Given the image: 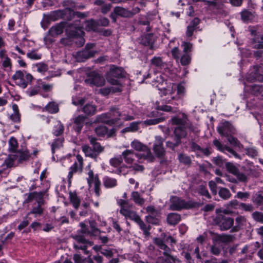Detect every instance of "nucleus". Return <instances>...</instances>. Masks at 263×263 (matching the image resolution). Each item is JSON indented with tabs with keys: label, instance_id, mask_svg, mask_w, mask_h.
Listing matches in <instances>:
<instances>
[{
	"label": "nucleus",
	"instance_id": "obj_1",
	"mask_svg": "<svg viewBox=\"0 0 263 263\" xmlns=\"http://www.w3.org/2000/svg\"><path fill=\"white\" fill-rule=\"evenodd\" d=\"M157 87L160 91L161 97H164L163 99L166 103L172 104L174 106L164 105L159 106L161 110L176 113L178 111L177 106L179 104H182L183 98L186 95L185 85L184 82L178 84L170 83L166 87H160L157 85Z\"/></svg>",
	"mask_w": 263,
	"mask_h": 263
},
{
	"label": "nucleus",
	"instance_id": "obj_2",
	"mask_svg": "<svg viewBox=\"0 0 263 263\" xmlns=\"http://www.w3.org/2000/svg\"><path fill=\"white\" fill-rule=\"evenodd\" d=\"M44 195L43 192H34L28 194L26 202H30L35 200L36 203L33 204L32 210L28 215L33 214L35 217L42 215L44 212V208L42 207L44 205Z\"/></svg>",
	"mask_w": 263,
	"mask_h": 263
},
{
	"label": "nucleus",
	"instance_id": "obj_3",
	"mask_svg": "<svg viewBox=\"0 0 263 263\" xmlns=\"http://www.w3.org/2000/svg\"><path fill=\"white\" fill-rule=\"evenodd\" d=\"M88 139L92 147L88 145H83L82 146V151L86 157H90L96 161L99 155L104 151V147L97 142L96 138L89 137Z\"/></svg>",
	"mask_w": 263,
	"mask_h": 263
},
{
	"label": "nucleus",
	"instance_id": "obj_4",
	"mask_svg": "<svg viewBox=\"0 0 263 263\" xmlns=\"http://www.w3.org/2000/svg\"><path fill=\"white\" fill-rule=\"evenodd\" d=\"M83 26L80 21L76 20L73 24H68V27L66 28V33L69 38H77L79 43L78 46H82L85 43V40L83 37L84 33L82 30Z\"/></svg>",
	"mask_w": 263,
	"mask_h": 263
},
{
	"label": "nucleus",
	"instance_id": "obj_5",
	"mask_svg": "<svg viewBox=\"0 0 263 263\" xmlns=\"http://www.w3.org/2000/svg\"><path fill=\"white\" fill-rule=\"evenodd\" d=\"M197 203L192 200L185 201L177 196H172L170 199V209L173 211H180L182 209H189L195 208Z\"/></svg>",
	"mask_w": 263,
	"mask_h": 263
},
{
	"label": "nucleus",
	"instance_id": "obj_6",
	"mask_svg": "<svg viewBox=\"0 0 263 263\" xmlns=\"http://www.w3.org/2000/svg\"><path fill=\"white\" fill-rule=\"evenodd\" d=\"M126 72L121 67L114 65H110L109 71L107 74L106 79L108 82L112 85L122 86L120 81L115 78H122L126 76Z\"/></svg>",
	"mask_w": 263,
	"mask_h": 263
},
{
	"label": "nucleus",
	"instance_id": "obj_7",
	"mask_svg": "<svg viewBox=\"0 0 263 263\" xmlns=\"http://www.w3.org/2000/svg\"><path fill=\"white\" fill-rule=\"evenodd\" d=\"M16 85L24 89L30 84L33 77L25 70H17L12 77Z\"/></svg>",
	"mask_w": 263,
	"mask_h": 263
},
{
	"label": "nucleus",
	"instance_id": "obj_8",
	"mask_svg": "<svg viewBox=\"0 0 263 263\" xmlns=\"http://www.w3.org/2000/svg\"><path fill=\"white\" fill-rule=\"evenodd\" d=\"M131 146L137 151L142 152L138 154L139 159H143L149 162L153 161L154 157L150 150L146 145L137 140H134L131 143Z\"/></svg>",
	"mask_w": 263,
	"mask_h": 263
},
{
	"label": "nucleus",
	"instance_id": "obj_9",
	"mask_svg": "<svg viewBox=\"0 0 263 263\" xmlns=\"http://www.w3.org/2000/svg\"><path fill=\"white\" fill-rule=\"evenodd\" d=\"M93 43L87 44L84 49L81 51L77 52L76 59L78 62H82L86 60L93 57L97 53L96 51L93 49L95 47Z\"/></svg>",
	"mask_w": 263,
	"mask_h": 263
},
{
	"label": "nucleus",
	"instance_id": "obj_10",
	"mask_svg": "<svg viewBox=\"0 0 263 263\" xmlns=\"http://www.w3.org/2000/svg\"><path fill=\"white\" fill-rule=\"evenodd\" d=\"M72 237L75 240L74 248L76 249L82 250L85 254H88L89 252L87 251V248L88 246H91L93 243L85 238L83 235H75Z\"/></svg>",
	"mask_w": 263,
	"mask_h": 263
},
{
	"label": "nucleus",
	"instance_id": "obj_11",
	"mask_svg": "<svg viewBox=\"0 0 263 263\" xmlns=\"http://www.w3.org/2000/svg\"><path fill=\"white\" fill-rule=\"evenodd\" d=\"M76 158L77 161L70 167L67 176L68 182L69 185H70L71 183L73 175L77 172L81 173L83 168V157L80 155H77Z\"/></svg>",
	"mask_w": 263,
	"mask_h": 263
},
{
	"label": "nucleus",
	"instance_id": "obj_12",
	"mask_svg": "<svg viewBox=\"0 0 263 263\" xmlns=\"http://www.w3.org/2000/svg\"><path fill=\"white\" fill-rule=\"evenodd\" d=\"M215 222L223 231L232 229L234 224L233 218L223 215H218L215 219Z\"/></svg>",
	"mask_w": 263,
	"mask_h": 263
},
{
	"label": "nucleus",
	"instance_id": "obj_13",
	"mask_svg": "<svg viewBox=\"0 0 263 263\" xmlns=\"http://www.w3.org/2000/svg\"><path fill=\"white\" fill-rule=\"evenodd\" d=\"M147 213L149 214L146 216V221L153 224H159L160 222L161 213L159 210L156 209L154 206H148L146 208Z\"/></svg>",
	"mask_w": 263,
	"mask_h": 263
},
{
	"label": "nucleus",
	"instance_id": "obj_14",
	"mask_svg": "<svg viewBox=\"0 0 263 263\" xmlns=\"http://www.w3.org/2000/svg\"><path fill=\"white\" fill-rule=\"evenodd\" d=\"M69 24L70 23H67L65 22H61L52 26L48 31L47 35L45 37V40H49L52 42V40L50 39L49 36L54 37L62 34L63 32L64 28L65 27H66L67 28Z\"/></svg>",
	"mask_w": 263,
	"mask_h": 263
},
{
	"label": "nucleus",
	"instance_id": "obj_15",
	"mask_svg": "<svg viewBox=\"0 0 263 263\" xmlns=\"http://www.w3.org/2000/svg\"><path fill=\"white\" fill-rule=\"evenodd\" d=\"M120 206V213L125 217L132 220L137 215L134 211V206L133 203L127 201L122 200Z\"/></svg>",
	"mask_w": 263,
	"mask_h": 263
},
{
	"label": "nucleus",
	"instance_id": "obj_16",
	"mask_svg": "<svg viewBox=\"0 0 263 263\" xmlns=\"http://www.w3.org/2000/svg\"><path fill=\"white\" fill-rule=\"evenodd\" d=\"M163 141V139L161 136L155 137L153 149L156 156L159 158L163 157L165 154Z\"/></svg>",
	"mask_w": 263,
	"mask_h": 263
},
{
	"label": "nucleus",
	"instance_id": "obj_17",
	"mask_svg": "<svg viewBox=\"0 0 263 263\" xmlns=\"http://www.w3.org/2000/svg\"><path fill=\"white\" fill-rule=\"evenodd\" d=\"M218 133L222 136L228 137L235 133V129L230 122L224 121L217 127Z\"/></svg>",
	"mask_w": 263,
	"mask_h": 263
},
{
	"label": "nucleus",
	"instance_id": "obj_18",
	"mask_svg": "<svg viewBox=\"0 0 263 263\" xmlns=\"http://www.w3.org/2000/svg\"><path fill=\"white\" fill-rule=\"evenodd\" d=\"M247 219L245 216H237L235 219V225L232 228L231 232H237L243 229L247 226Z\"/></svg>",
	"mask_w": 263,
	"mask_h": 263
},
{
	"label": "nucleus",
	"instance_id": "obj_19",
	"mask_svg": "<svg viewBox=\"0 0 263 263\" xmlns=\"http://www.w3.org/2000/svg\"><path fill=\"white\" fill-rule=\"evenodd\" d=\"M96 120L99 122L106 123L109 125H112L116 123V119L111 117V112L102 114L97 117Z\"/></svg>",
	"mask_w": 263,
	"mask_h": 263
},
{
	"label": "nucleus",
	"instance_id": "obj_20",
	"mask_svg": "<svg viewBox=\"0 0 263 263\" xmlns=\"http://www.w3.org/2000/svg\"><path fill=\"white\" fill-rule=\"evenodd\" d=\"M217 1L218 0H204V3L208 5L209 9L215 13H221L223 5L219 4Z\"/></svg>",
	"mask_w": 263,
	"mask_h": 263
},
{
	"label": "nucleus",
	"instance_id": "obj_21",
	"mask_svg": "<svg viewBox=\"0 0 263 263\" xmlns=\"http://www.w3.org/2000/svg\"><path fill=\"white\" fill-rule=\"evenodd\" d=\"M89 77L90 78L87 79L85 80V82L87 84H93L95 85L99 86L103 84V79L96 72L92 71L89 73Z\"/></svg>",
	"mask_w": 263,
	"mask_h": 263
},
{
	"label": "nucleus",
	"instance_id": "obj_22",
	"mask_svg": "<svg viewBox=\"0 0 263 263\" xmlns=\"http://www.w3.org/2000/svg\"><path fill=\"white\" fill-rule=\"evenodd\" d=\"M122 156L125 162L127 164H133L136 157L139 159L138 155L135 153L133 150L126 149L122 153Z\"/></svg>",
	"mask_w": 263,
	"mask_h": 263
},
{
	"label": "nucleus",
	"instance_id": "obj_23",
	"mask_svg": "<svg viewBox=\"0 0 263 263\" xmlns=\"http://www.w3.org/2000/svg\"><path fill=\"white\" fill-rule=\"evenodd\" d=\"M109 112H111V117L114 119H116V122L120 119L125 120V121H128V120H132L134 119V118L133 116H128L125 115V114H123L120 112L118 109H111L109 111Z\"/></svg>",
	"mask_w": 263,
	"mask_h": 263
},
{
	"label": "nucleus",
	"instance_id": "obj_24",
	"mask_svg": "<svg viewBox=\"0 0 263 263\" xmlns=\"http://www.w3.org/2000/svg\"><path fill=\"white\" fill-rule=\"evenodd\" d=\"M86 169L88 170L87 173L88 177L87 178V183L89 186H91L92 184H96L98 182H101L99 180L98 174L95 175L93 172L90 169V165L89 164L86 167Z\"/></svg>",
	"mask_w": 263,
	"mask_h": 263
},
{
	"label": "nucleus",
	"instance_id": "obj_25",
	"mask_svg": "<svg viewBox=\"0 0 263 263\" xmlns=\"http://www.w3.org/2000/svg\"><path fill=\"white\" fill-rule=\"evenodd\" d=\"M175 138L181 141V139L185 138L187 136V129L185 126H176L174 130Z\"/></svg>",
	"mask_w": 263,
	"mask_h": 263
},
{
	"label": "nucleus",
	"instance_id": "obj_26",
	"mask_svg": "<svg viewBox=\"0 0 263 263\" xmlns=\"http://www.w3.org/2000/svg\"><path fill=\"white\" fill-rule=\"evenodd\" d=\"M200 20L198 18H194L187 27L186 31V35L187 37H191L193 34L194 31L196 29L197 25L199 24Z\"/></svg>",
	"mask_w": 263,
	"mask_h": 263
},
{
	"label": "nucleus",
	"instance_id": "obj_27",
	"mask_svg": "<svg viewBox=\"0 0 263 263\" xmlns=\"http://www.w3.org/2000/svg\"><path fill=\"white\" fill-rule=\"evenodd\" d=\"M65 13V10H58L50 12L46 16L51 21H55L64 17Z\"/></svg>",
	"mask_w": 263,
	"mask_h": 263
},
{
	"label": "nucleus",
	"instance_id": "obj_28",
	"mask_svg": "<svg viewBox=\"0 0 263 263\" xmlns=\"http://www.w3.org/2000/svg\"><path fill=\"white\" fill-rule=\"evenodd\" d=\"M164 251L163 254L166 257L164 263H174L177 259L170 255L171 250L166 245H164L161 248Z\"/></svg>",
	"mask_w": 263,
	"mask_h": 263
},
{
	"label": "nucleus",
	"instance_id": "obj_29",
	"mask_svg": "<svg viewBox=\"0 0 263 263\" xmlns=\"http://www.w3.org/2000/svg\"><path fill=\"white\" fill-rule=\"evenodd\" d=\"M114 12L115 14L124 17H130L132 15L130 11L119 6L115 7Z\"/></svg>",
	"mask_w": 263,
	"mask_h": 263
},
{
	"label": "nucleus",
	"instance_id": "obj_30",
	"mask_svg": "<svg viewBox=\"0 0 263 263\" xmlns=\"http://www.w3.org/2000/svg\"><path fill=\"white\" fill-rule=\"evenodd\" d=\"M82 111L86 116H92L96 113L97 108L94 104L87 103L82 107Z\"/></svg>",
	"mask_w": 263,
	"mask_h": 263
},
{
	"label": "nucleus",
	"instance_id": "obj_31",
	"mask_svg": "<svg viewBox=\"0 0 263 263\" xmlns=\"http://www.w3.org/2000/svg\"><path fill=\"white\" fill-rule=\"evenodd\" d=\"M180 220L181 216L179 214L172 213L167 215V221L170 225H176L179 223Z\"/></svg>",
	"mask_w": 263,
	"mask_h": 263
},
{
	"label": "nucleus",
	"instance_id": "obj_32",
	"mask_svg": "<svg viewBox=\"0 0 263 263\" xmlns=\"http://www.w3.org/2000/svg\"><path fill=\"white\" fill-rule=\"evenodd\" d=\"M131 200H132L135 204L140 206L143 205L145 202V199L137 191H133L131 193Z\"/></svg>",
	"mask_w": 263,
	"mask_h": 263
},
{
	"label": "nucleus",
	"instance_id": "obj_33",
	"mask_svg": "<svg viewBox=\"0 0 263 263\" xmlns=\"http://www.w3.org/2000/svg\"><path fill=\"white\" fill-rule=\"evenodd\" d=\"M122 91V86H111L110 87H104L100 89V92L103 96H107L110 92H117Z\"/></svg>",
	"mask_w": 263,
	"mask_h": 263
},
{
	"label": "nucleus",
	"instance_id": "obj_34",
	"mask_svg": "<svg viewBox=\"0 0 263 263\" xmlns=\"http://www.w3.org/2000/svg\"><path fill=\"white\" fill-rule=\"evenodd\" d=\"M103 183L106 188H112L117 185L116 179L108 176H105L103 179Z\"/></svg>",
	"mask_w": 263,
	"mask_h": 263
},
{
	"label": "nucleus",
	"instance_id": "obj_35",
	"mask_svg": "<svg viewBox=\"0 0 263 263\" xmlns=\"http://www.w3.org/2000/svg\"><path fill=\"white\" fill-rule=\"evenodd\" d=\"M64 130L63 124L60 121H57L53 128L52 134L55 136H60L63 133Z\"/></svg>",
	"mask_w": 263,
	"mask_h": 263
},
{
	"label": "nucleus",
	"instance_id": "obj_36",
	"mask_svg": "<svg viewBox=\"0 0 263 263\" xmlns=\"http://www.w3.org/2000/svg\"><path fill=\"white\" fill-rule=\"evenodd\" d=\"M141 42L145 46H152L155 42L153 34L148 33L142 36Z\"/></svg>",
	"mask_w": 263,
	"mask_h": 263
},
{
	"label": "nucleus",
	"instance_id": "obj_37",
	"mask_svg": "<svg viewBox=\"0 0 263 263\" xmlns=\"http://www.w3.org/2000/svg\"><path fill=\"white\" fill-rule=\"evenodd\" d=\"M132 220L135 221L139 225L140 229L143 231V233L145 235H147L149 233L148 231L149 229L147 227L146 224L138 215H137Z\"/></svg>",
	"mask_w": 263,
	"mask_h": 263
},
{
	"label": "nucleus",
	"instance_id": "obj_38",
	"mask_svg": "<svg viewBox=\"0 0 263 263\" xmlns=\"http://www.w3.org/2000/svg\"><path fill=\"white\" fill-rule=\"evenodd\" d=\"M15 156H16L18 162L21 163L24 161L27 160L30 157V154L27 151H18L15 153Z\"/></svg>",
	"mask_w": 263,
	"mask_h": 263
},
{
	"label": "nucleus",
	"instance_id": "obj_39",
	"mask_svg": "<svg viewBox=\"0 0 263 263\" xmlns=\"http://www.w3.org/2000/svg\"><path fill=\"white\" fill-rule=\"evenodd\" d=\"M69 199L70 202L72 203L73 207L77 209L80 205V199L77 196L76 192H69Z\"/></svg>",
	"mask_w": 263,
	"mask_h": 263
},
{
	"label": "nucleus",
	"instance_id": "obj_40",
	"mask_svg": "<svg viewBox=\"0 0 263 263\" xmlns=\"http://www.w3.org/2000/svg\"><path fill=\"white\" fill-rule=\"evenodd\" d=\"M186 119L185 115L183 114V118H180L178 117H174L171 119L172 123L173 125H175L176 126H185L186 125Z\"/></svg>",
	"mask_w": 263,
	"mask_h": 263
},
{
	"label": "nucleus",
	"instance_id": "obj_41",
	"mask_svg": "<svg viewBox=\"0 0 263 263\" xmlns=\"http://www.w3.org/2000/svg\"><path fill=\"white\" fill-rule=\"evenodd\" d=\"M9 151L12 153H15L18 147L17 141L14 137H11L9 140Z\"/></svg>",
	"mask_w": 263,
	"mask_h": 263
},
{
	"label": "nucleus",
	"instance_id": "obj_42",
	"mask_svg": "<svg viewBox=\"0 0 263 263\" xmlns=\"http://www.w3.org/2000/svg\"><path fill=\"white\" fill-rule=\"evenodd\" d=\"M45 109L50 114H55L59 111V107L55 103L49 102L45 106Z\"/></svg>",
	"mask_w": 263,
	"mask_h": 263
},
{
	"label": "nucleus",
	"instance_id": "obj_43",
	"mask_svg": "<svg viewBox=\"0 0 263 263\" xmlns=\"http://www.w3.org/2000/svg\"><path fill=\"white\" fill-rule=\"evenodd\" d=\"M164 63L161 57H154L151 60V66H155L158 68H161L163 66Z\"/></svg>",
	"mask_w": 263,
	"mask_h": 263
},
{
	"label": "nucleus",
	"instance_id": "obj_44",
	"mask_svg": "<svg viewBox=\"0 0 263 263\" xmlns=\"http://www.w3.org/2000/svg\"><path fill=\"white\" fill-rule=\"evenodd\" d=\"M218 194L221 198L224 200L228 199L231 197V194L230 191L225 187L220 188Z\"/></svg>",
	"mask_w": 263,
	"mask_h": 263
},
{
	"label": "nucleus",
	"instance_id": "obj_45",
	"mask_svg": "<svg viewBox=\"0 0 263 263\" xmlns=\"http://www.w3.org/2000/svg\"><path fill=\"white\" fill-rule=\"evenodd\" d=\"M178 160L180 163L186 165H190L192 162L190 157L184 154H180L178 155Z\"/></svg>",
	"mask_w": 263,
	"mask_h": 263
},
{
	"label": "nucleus",
	"instance_id": "obj_46",
	"mask_svg": "<svg viewBox=\"0 0 263 263\" xmlns=\"http://www.w3.org/2000/svg\"><path fill=\"white\" fill-rule=\"evenodd\" d=\"M42 54L37 52L36 50H33L27 53V57L32 60H40L42 58Z\"/></svg>",
	"mask_w": 263,
	"mask_h": 263
},
{
	"label": "nucleus",
	"instance_id": "obj_47",
	"mask_svg": "<svg viewBox=\"0 0 263 263\" xmlns=\"http://www.w3.org/2000/svg\"><path fill=\"white\" fill-rule=\"evenodd\" d=\"M122 162L123 159L121 156L111 158L109 161L110 164L114 167H120Z\"/></svg>",
	"mask_w": 263,
	"mask_h": 263
},
{
	"label": "nucleus",
	"instance_id": "obj_48",
	"mask_svg": "<svg viewBox=\"0 0 263 263\" xmlns=\"http://www.w3.org/2000/svg\"><path fill=\"white\" fill-rule=\"evenodd\" d=\"M63 141L64 138H58L53 141L51 145L52 153H54L55 149L59 148L62 146Z\"/></svg>",
	"mask_w": 263,
	"mask_h": 263
},
{
	"label": "nucleus",
	"instance_id": "obj_49",
	"mask_svg": "<svg viewBox=\"0 0 263 263\" xmlns=\"http://www.w3.org/2000/svg\"><path fill=\"white\" fill-rule=\"evenodd\" d=\"M41 87L39 85H35L30 87L26 90V93L29 97H32L37 95L40 91Z\"/></svg>",
	"mask_w": 263,
	"mask_h": 263
},
{
	"label": "nucleus",
	"instance_id": "obj_50",
	"mask_svg": "<svg viewBox=\"0 0 263 263\" xmlns=\"http://www.w3.org/2000/svg\"><path fill=\"white\" fill-rule=\"evenodd\" d=\"M241 17L244 22H248L253 18V15L250 11L245 10L241 12Z\"/></svg>",
	"mask_w": 263,
	"mask_h": 263
},
{
	"label": "nucleus",
	"instance_id": "obj_51",
	"mask_svg": "<svg viewBox=\"0 0 263 263\" xmlns=\"http://www.w3.org/2000/svg\"><path fill=\"white\" fill-rule=\"evenodd\" d=\"M235 239V237L233 235L227 234L221 235L219 236L220 240L222 242H231L233 241Z\"/></svg>",
	"mask_w": 263,
	"mask_h": 263
},
{
	"label": "nucleus",
	"instance_id": "obj_52",
	"mask_svg": "<svg viewBox=\"0 0 263 263\" xmlns=\"http://www.w3.org/2000/svg\"><path fill=\"white\" fill-rule=\"evenodd\" d=\"M97 135L99 136H104L108 133V129L105 126H99L95 129Z\"/></svg>",
	"mask_w": 263,
	"mask_h": 263
},
{
	"label": "nucleus",
	"instance_id": "obj_53",
	"mask_svg": "<svg viewBox=\"0 0 263 263\" xmlns=\"http://www.w3.org/2000/svg\"><path fill=\"white\" fill-rule=\"evenodd\" d=\"M225 165L227 171L234 175H235L238 170V168L231 162H227Z\"/></svg>",
	"mask_w": 263,
	"mask_h": 263
},
{
	"label": "nucleus",
	"instance_id": "obj_54",
	"mask_svg": "<svg viewBox=\"0 0 263 263\" xmlns=\"http://www.w3.org/2000/svg\"><path fill=\"white\" fill-rule=\"evenodd\" d=\"M234 176L236 177L237 181L238 180L240 182H247L248 180V176L243 173L240 172L239 170Z\"/></svg>",
	"mask_w": 263,
	"mask_h": 263
},
{
	"label": "nucleus",
	"instance_id": "obj_55",
	"mask_svg": "<svg viewBox=\"0 0 263 263\" xmlns=\"http://www.w3.org/2000/svg\"><path fill=\"white\" fill-rule=\"evenodd\" d=\"M17 160L15 154L10 155L5 160V164L8 167H12L15 160Z\"/></svg>",
	"mask_w": 263,
	"mask_h": 263
},
{
	"label": "nucleus",
	"instance_id": "obj_56",
	"mask_svg": "<svg viewBox=\"0 0 263 263\" xmlns=\"http://www.w3.org/2000/svg\"><path fill=\"white\" fill-rule=\"evenodd\" d=\"M253 219L256 222L263 223V213L255 212L252 214Z\"/></svg>",
	"mask_w": 263,
	"mask_h": 263
},
{
	"label": "nucleus",
	"instance_id": "obj_57",
	"mask_svg": "<svg viewBox=\"0 0 263 263\" xmlns=\"http://www.w3.org/2000/svg\"><path fill=\"white\" fill-rule=\"evenodd\" d=\"M175 142L171 141H167L166 142V146L173 151L175 150V148L178 147L181 143V141L179 140H177L175 138Z\"/></svg>",
	"mask_w": 263,
	"mask_h": 263
},
{
	"label": "nucleus",
	"instance_id": "obj_58",
	"mask_svg": "<svg viewBox=\"0 0 263 263\" xmlns=\"http://www.w3.org/2000/svg\"><path fill=\"white\" fill-rule=\"evenodd\" d=\"M86 29L88 31L97 30V23L93 20L89 21L86 22L85 26Z\"/></svg>",
	"mask_w": 263,
	"mask_h": 263
},
{
	"label": "nucleus",
	"instance_id": "obj_59",
	"mask_svg": "<svg viewBox=\"0 0 263 263\" xmlns=\"http://www.w3.org/2000/svg\"><path fill=\"white\" fill-rule=\"evenodd\" d=\"M35 67H36L37 71L39 72H45L48 69V65L45 63L42 62L37 63L35 65Z\"/></svg>",
	"mask_w": 263,
	"mask_h": 263
},
{
	"label": "nucleus",
	"instance_id": "obj_60",
	"mask_svg": "<svg viewBox=\"0 0 263 263\" xmlns=\"http://www.w3.org/2000/svg\"><path fill=\"white\" fill-rule=\"evenodd\" d=\"M253 76V78H250L248 77L247 80L249 81H258L259 82H263V75L261 74L256 73H254V74H250V76Z\"/></svg>",
	"mask_w": 263,
	"mask_h": 263
},
{
	"label": "nucleus",
	"instance_id": "obj_61",
	"mask_svg": "<svg viewBox=\"0 0 263 263\" xmlns=\"http://www.w3.org/2000/svg\"><path fill=\"white\" fill-rule=\"evenodd\" d=\"M250 196V194L249 192H238L235 196V198H237L241 200H246L248 199Z\"/></svg>",
	"mask_w": 263,
	"mask_h": 263
},
{
	"label": "nucleus",
	"instance_id": "obj_62",
	"mask_svg": "<svg viewBox=\"0 0 263 263\" xmlns=\"http://www.w3.org/2000/svg\"><path fill=\"white\" fill-rule=\"evenodd\" d=\"M164 120V118L151 119L145 121V123L147 125H155L162 122Z\"/></svg>",
	"mask_w": 263,
	"mask_h": 263
},
{
	"label": "nucleus",
	"instance_id": "obj_63",
	"mask_svg": "<svg viewBox=\"0 0 263 263\" xmlns=\"http://www.w3.org/2000/svg\"><path fill=\"white\" fill-rule=\"evenodd\" d=\"M246 154L251 157H255L257 156L258 152L254 147H249L246 149Z\"/></svg>",
	"mask_w": 263,
	"mask_h": 263
},
{
	"label": "nucleus",
	"instance_id": "obj_64",
	"mask_svg": "<svg viewBox=\"0 0 263 263\" xmlns=\"http://www.w3.org/2000/svg\"><path fill=\"white\" fill-rule=\"evenodd\" d=\"M2 65L5 68H8L11 70L12 68V62L11 59L8 57H5L2 61Z\"/></svg>",
	"mask_w": 263,
	"mask_h": 263
}]
</instances>
